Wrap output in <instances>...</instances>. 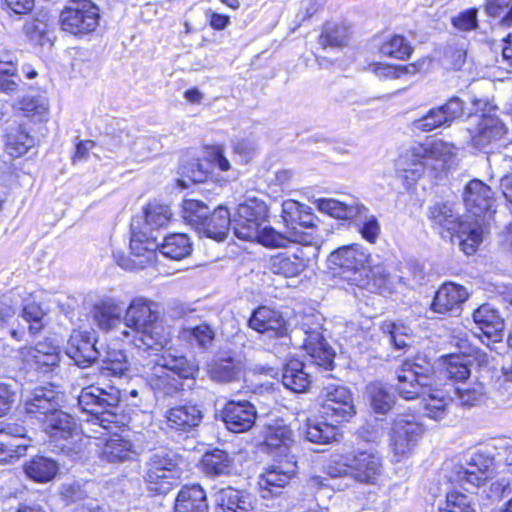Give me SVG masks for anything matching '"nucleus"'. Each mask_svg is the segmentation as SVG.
I'll return each instance as SVG.
<instances>
[{"label": "nucleus", "mask_w": 512, "mask_h": 512, "mask_svg": "<svg viewBox=\"0 0 512 512\" xmlns=\"http://www.w3.org/2000/svg\"><path fill=\"white\" fill-rule=\"evenodd\" d=\"M123 308L111 298L96 303L92 314L98 327L106 332L121 331L124 329Z\"/></svg>", "instance_id": "bb28decb"}, {"label": "nucleus", "mask_w": 512, "mask_h": 512, "mask_svg": "<svg viewBox=\"0 0 512 512\" xmlns=\"http://www.w3.org/2000/svg\"><path fill=\"white\" fill-rule=\"evenodd\" d=\"M202 465L207 475H229L233 468V458L224 450L214 449L203 455Z\"/></svg>", "instance_id": "09e8293b"}, {"label": "nucleus", "mask_w": 512, "mask_h": 512, "mask_svg": "<svg viewBox=\"0 0 512 512\" xmlns=\"http://www.w3.org/2000/svg\"><path fill=\"white\" fill-rule=\"evenodd\" d=\"M99 20V8L91 0H69L60 14L62 30L75 36L95 31Z\"/></svg>", "instance_id": "1a4fd4ad"}, {"label": "nucleus", "mask_w": 512, "mask_h": 512, "mask_svg": "<svg viewBox=\"0 0 512 512\" xmlns=\"http://www.w3.org/2000/svg\"><path fill=\"white\" fill-rule=\"evenodd\" d=\"M181 457L172 449L161 447L149 455L145 463L144 482L150 492L166 494L178 484Z\"/></svg>", "instance_id": "0eeeda50"}, {"label": "nucleus", "mask_w": 512, "mask_h": 512, "mask_svg": "<svg viewBox=\"0 0 512 512\" xmlns=\"http://www.w3.org/2000/svg\"><path fill=\"white\" fill-rule=\"evenodd\" d=\"M136 455L137 452L130 440L114 436L106 441L100 457L109 463H121L134 459Z\"/></svg>", "instance_id": "37998d69"}, {"label": "nucleus", "mask_w": 512, "mask_h": 512, "mask_svg": "<svg viewBox=\"0 0 512 512\" xmlns=\"http://www.w3.org/2000/svg\"><path fill=\"white\" fill-rule=\"evenodd\" d=\"M464 114V102L459 97H451L445 104L430 109L426 115L416 119L412 127L416 131L431 132L439 127H450Z\"/></svg>", "instance_id": "dca6fc26"}, {"label": "nucleus", "mask_w": 512, "mask_h": 512, "mask_svg": "<svg viewBox=\"0 0 512 512\" xmlns=\"http://www.w3.org/2000/svg\"><path fill=\"white\" fill-rule=\"evenodd\" d=\"M381 53L397 59H405L412 53V47L407 40L400 35H394L381 46Z\"/></svg>", "instance_id": "69168bd1"}, {"label": "nucleus", "mask_w": 512, "mask_h": 512, "mask_svg": "<svg viewBox=\"0 0 512 512\" xmlns=\"http://www.w3.org/2000/svg\"><path fill=\"white\" fill-rule=\"evenodd\" d=\"M165 417L171 429L180 432L194 430L202 421L203 414L197 405L183 404L170 408Z\"/></svg>", "instance_id": "c85d7f7f"}, {"label": "nucleus", "mask_w": 512, "mask_h": 512, "mask_svg": "<svg viewBox=\"0 0 512 512\" xmlns=\"http://www.w3.org/2000/svg\"><path fill=\"white\" fill-rule=\"evenodd\" d=\"M443 373L448 379L463 381L470 376L471 370L465 356L450 354L443 360Z\"/></svg>", "instance_id": "6e6d98bb"}, {"label": "nucleus", "mask_w": 512, "mask_h": 512, "mask_svg": "<svg viewBox=\"0 0 512 512\" xmlns=\"http://www.w3.org/2000/svg\"><path fill=\"white\" fill-rule=\"evenodd\" d=\"M297 462L294 455H286L284 460L268 466L258 477V488L263 499L278 496L295 476Z\"/></svg>", "instance_id": "ddd939ff"}, {"label": "nucleus", "mask_w": 512, "mask_h": 512, "mask_svg": "<svg viewBox=\"0 0 512 512\" xmlns=\"http://www.w3.org/2000/svg\"><path fill=\"white\" fill-rule=\"evenodd\" d=\"M159 352H146L148 356L153 357L151 363L159 364L169 373L178 376L179 379H195L199 371V366L195 360L188 359L184 355L174 354L171 351H165L162 354H159Z\"/></svg>", "instance_id": "393cba45"}, {"label": "nucleus", "mask_w": 512, "mask_h": 512, "mask_svg": "<svg viewBox=\"0 0 512 512\" xmlns=\"http://www.w3.org/2000/svg\"><path fill=\"white\" fill-rule=\"evenodd\" d=\"M265 442L274 457L285 459L286 455H291L290 449L294 444L293 431L286 424L276 422L267 427Z\"/></svg>", "instance_id": "473e14b6"}, {"label": "nucleus", "mask_w": 512, "mask_h": 512, "mask_svg": "<svg viewBox=\"0 0 512 512\" xmlns=\"http://www.w3.org/2000/svg\"><path fill=\"white\" fill-rule=\"evenodd\" d=\"M20 83L17 60L13 53L6 49H0V91L6 94L16 93Z\"/></svg>", "instance_id": "a19ab883"}, {"label": "nucleus", "mask_w": 512, "mask_h": 512, "mask_svg": "<svg viewBox=\"0 0 512 512\" xmlns=\"http://www.w3.org/2000/svg\"><path fill=\"white\" fill-rule=\"evenodd\" d=\"M492 194L489 186L476 179L467 184L464 192L468 224L481 225L483 234L487 232L496 212Z\"/></svg>", "instance_id": "9d476101"}, {"label": "nucleus", "mask_w": 512, "mask_h": 512, "mask_svg": "<svg viewBox=\"0 0 512 512\" xmlns=\"http://www.w3.org/2000/svg\"><path fill=\"white\" fill-rule=\"evenodd\" d=\"M417 443L418 442H410L403 437V434H401L398 429L394 426L392 427L390 449L394 461L399 462L407 458Z\"/></svg>", "instance_id": "0e129e2a"}, {"label": "nucleus", "mask_w": 512, "mask_h": 512, "mask_svg": "<svg viewBox=\"0 0 512 512\" xmlns=\"http://www.w3.org/2000/svg\"><path fill=\"white\" fill-rule=\"evenodd\" d=\"M469 133L472 146L488 152L492 145L505 135L506 128L498 118L483 115L476 130L474 132L469 130Z\"/></svg>", "instance_id": "a878e982"}, {"label": "nucleus", "mask_w": 512, "mask_h": 512, "mask_svg": "<svg viewBox=\"0 0 512 512\" xmlns=\"http://www.w3.org/2000/svg\"><path fill=\"white\" fill-rule=\"evenodd\" d=\"M357 287L372 293L383 294L391 292L392 278L383 264H368Z\"/></svg>", "instance_id": "c9c22d12"}, {"label": "nucleus", "mask_w": 512, "mask_h": 512, "mask_svg": "<svg viewBox=\"0 0 512 512\" xmlns=\"http://www.w3.org/2000/svg\"><path fill=\"white\" fill-rule=\"evenodd\" d=\"M4 143L6 152L18 158L24 155L30 148L34 146V138L29 135L23 124L12 121L7 123L4 133Z\"/></svg>", "instance_id": "7c9ffc66"}, {"label": "nucleus", "mask_w": 512, "mask_h": 512, "mask_svg": "<svg viewBox=\"0 0 512 512\" xmlns=\"http://www.w3.org/2000/svg\"><path fill=\"white\" fill-rule=\"evenodd\" d=\"M320 398L322 399L321 412L326 420L329 419L335 423L346 422L356 413L353 394L343 385L327 384L322 388Z\"/></svg>", "instance_id": "9b49d317"}, {"label": "nucleus", "mask_w": 512, "mask_h": 512, "mask_svg": "<svg viewBox=\"0 0 512 512\" xmlns=\"http://www.w3.org/2000/svg\"><path fill=\"white\" fill-rule=\"evenodd\" d=\"M231 223L228 209L219 206L210 212L204 225L200 226L199 233H203L208 238L223 241L228 234Z\"/></svg>", "instance_id": "ea45409f"}, {"label": "nucleus", "mask_w": 512, "mask_h": 512, "mask_svg": "<svg viewBox=\"0 0 512 512\" xmlns=\"http://www.w3.org/2000/svg\"><path fill=\"white\" fill-rule=\"evenodd\" d=\"M348 38V29L345 25L327 23L320 35L319 43L324 48L342 47L347 44Z\"/></svg>", "instance_id": "bf43d9fd"}, {"label": "nucleus", "mask_w": 512, "mask_h": 512, "mask_svg": "<svg viewBox=\"0 0 512 512\" xmlns=\"http://www.w3.org/2000/svg\"><path fill=\"white\" fill-rule=\"evenodd\" d=\"M308 366L303 362L292 359L284 367L282 372L283 385L293 392L300 393L306 391L311 383Z\"/></svg>", "instance_id": "79ce46f5"}, {"label": "nucleus", "mask_w": 512, "mask_h": 512, "mask_svg": "<svg viewBox=\"0 0 512 512\" xmlns=\"http://www.w3.org/2000/svg\"><path fill=\"white\" fill-rule=\"evenodd\" d=\"M428 217L433 227L446 231L450 236L457 234L461 250L466 255L476 252L483 241V227L468 224V220L460 222L458 213L449 203H435L429 207Z\"/></svg>", "instance_id": "423d86ee"}, {"label": "nucleus", "mask_w": 512, "mask_h": 512, "mask_svg": "<svg viewBox=\"0 0 512 512\" xmlns=\"http://www.w3.org/2000/svg\"><path fill=\"white\" fill-rule=\"evenodd\" d=\"M493 463L494 458L491 453L486 450H478L471 455L466 467L459 468L455 480L466 491H469L470 488H477L489 478Z\"/></svg>", "instance_id": "a211bd4d"}, {"label": "nucleus", "mask_w": 512, "mask_h": 512, "mask_svg": "<svg viewBox=\"0 0 512 512\" xmlns=\"http://www.w3.org/2000/svg\"><path fill=\"white\" fill-rule=\"evenodd\" d=\"M371 254L360 244L342 246L328 256V267L335 274L356 286L362 279Z\"/></svg>", "instance_id": "6e6552de"}, {"label": "nucleus", "mask_w": 512, "mask_h": 512, "mask_svg": "<svg viewBox=\"0 0 512 512\" xmlns=\"http://www.w3.org/2000/svg\"><path fill=\"white\" fill-rule=\"evenodd\" d=\"M181 341L187 342L191 347H197L204 351L210 349L215 339V331L206 322L197 325H188L179 331Z\"/></svg>", "instance_id": "c03bdc74"}, {"label": "nucleus", "mask_w": 512, "mask_h": 512, "mask_svg": "<svg viewBox=\"0 0 512 512\" xmlns=\"http://www.w3.org/2000/svg\"><path fill=\"white\" fill-rule=\"evenodd\" d=\"M44 312L36 303H28L22 310L23 319L29 323V331L35 335L43 328L42 319Z\"/></svg>", "instance_id": "338daca9"}, {"label": "nucleus", "mask_w": 512, "mask_h": 512, "mask_svg": "<svg viewBox=\"0 0 512 512\" xmlns=\"http://www.w3.org/2000/svg\"><path fill=\"white\" fill-rule=\"evenodd\" d=\"M209 156L210 160L196 159L189 165L187 175L193 182H204L212 166L217 167L221 171H228L230 169V163L224 156L223 149L220 146L213 147Z\"/></svg>", "instance_id": "72a5a7b5"}, {"label": "nucleus", "mask_w": 512, "mask_h": 512, "mask_svg": "<svg viewBox=\"0 0 512 512\" xmlns=\"http://www.w3.org/2000/svg\"><path fill=\"white\" fill-rule=\"evenodd\" d=\"M215 512H250L255 507V498L245 490L225 487L214 494Z\"/></svg>", "instance_id": "b1692460"}, {"label": "nucleus", "mask_w": 512, "mask_h": 512, "mask_svg": "<svg viewBox=\"0 0 512 512\" xmlns=\"http://www.w3.org/2000/svg\"><path fill=\"white\" fill-rule=\"evenodd\" d=\"M251 329L259 333H267L270 337L280 339L281 346H289L292 336L288 335L285 320L281 315L268 307L261 306L256 309L248 320Z\"/></svg>", "instance_id": "6ab92c4d"}, {"label": "nucleus", "mask_w": 512, "mask_h": 512, "mask_svg": "<svg viewBox=\"0 0 512 512\" xmlns=\"http://www.w3.org/2000/svg\"><path fill=\"white\" fill-rule=\"evenodd\" d=\"M434 384L433 361L426 354L419 353L404 360L397 371L395 389L405 400L420 398L424 414L431 419L441 420L447 414L451 397L446 390L434 387Z\"/></svg>", "instance_id": "f257e3e1"}, {"label": "nucleus", "mask_w": 512, "mask_h": 512, "mask_svg": "<svg viewBox=\"0 0 512 512\" xmlns=\"http://www.w3.org/2000/svg\"><path fill=\"white\" fill-rule=\"evenodd\" d=\"M211 209L202 201L195 199L184 200L182 205V217L186 223L194 227L198 232L210 214Z\"/></svg>", "instance_id": "864d4df0"}, {"label": "nucleus", "mask_w": 512, "mask_h": 512, "mask_svg": "<svg viewBox=\"0 0 512 512\" xmlns=\"http://www.w3.org/2000/svg\"><path fill=\"white\" fill-rule=\"evenodd\" d=\"M65 353L80 368L91 366L100 355L93 335L77 330L70 335Z\"/></svg>", "instance_id": "4be33fe9"}, {"label": "nucleus", "mask_w": 512, "mask_h": 512, "mask_svg": "<svg viewBox=\"0 0 512 512\" xmlns=\"http://www.w3.org/2000/svg\"><path fill=\"white\" fill-rule=\"evenodd\" d=\"M300 431L305 440L320 445L337 442L341 437L336 425L316 418L307 419Z\"/></svg>", "instance_id": "2f4dec72"}, {"label": "nucleus", "mask_w": 512, "mask_h": 512, "mask_svg": "<svg viewBox=\"0 0 512 512\" xmlns=\"http://www.w3.org/2000/svg\"><path fill=\"white\" fill-rule=\"evenodd\" d=\"M45 433L56 442V446L62 451H72L71 445L75 437H78L75 419L68 413L57 408L41 423Z\"/></svg>", "instance_id": "f3484780"}, {"label": "nucleus", "mask_w": 512, "mask_h": 512, "mask_svg": "<svg viewBox=\"0 0 512 512\" xmlns=\"http://www.w3.org/2000/svg\"><path fill=\"white\" fill-rule=\"evenodd\" d=\"M192 243L184 233H173L166 236L159 244V252L172 260H182L192 253Z\"/></svg>", "instance_id": "49530a36"}, {"label": "nucleus", "mask_w": 512, "mask_h": 512, "mask_svg": "<svg viewBox=\"0 0 512 512\" xmlns=\"http://www.w3.org/2000/svg\"><path fill=\"white\" fill-rule=\"evenodd\" d=\"M381 330L386 334L388 342L396 349H405L411 345V329L404 324L384 321L381 324Z\"/></svg>", "instance_id": "5fc2aeb1"}, {"label": "nucleus", "mask_w": 512, "mask_h": 512, "mask_svg": "<svg viewBox=\"0 0 512 512\" xmlns=\"http://www.w3.org/2000/svg\"><path fill=\"white\" fill-rule=\"evenodd\" d=\"M442 389L446 390L449 397H451L448 406L454 400L462 406H474L482 401L484 395V387L479 383L468 387H452L449 385Z\"/></svg>", "instance_id": "3c124183"}, {"label": "nucleus", "mask_w": 512, "mask_h": 512, "mask_svg": "<svg viewBox=\"0 0 512 512\" xmlns=\"http://www.w3.org/2000/svg\"><path fill=\"white\" fill-rule=\"evenodd\" d=\"M473 320L488 338H501L505 324L499 312L489 304H483L473 313Z\"/></svg>", "instance_id": "4c0bfd02"}, {"label": "nucleus", "mask_w": 512, "mask_h": 512, "mask_svg": "<svg viewBox=\"0 0 512 512\" xmlns=\"http://www.w3.org/2000/svg\"><path fill=\"white\" fill-rule=\"evenodd\" d=\"M102 371L107 375L120 377L129 369V363L122 352L111 354L102 366Z\"/></svg>", "instance_id": "774afa93"}, {"label": "nucleus", "mask_w": 512, "mask_h": 512, "mask_svg": "<svg viewBox=\"0 0 512 512\" xmlns=\"http://www.w3.org/2000/svg\"><path fill=\"white\" fill-rule=\"evenodd\" d=\"M315 204L321 212L337 219H353L367 211L363 205H360L354 199L346 202L332 198H319L315 201Z\"/></svg>", "instance_id": "e433bc0d"}, {"label": "nucleus", "mask_w": 512, "mask_h": 512, "mask_svg": "<svg viewBox=\"0 0 512 512\" xmlns=\"http://www.w3.org/2000/svg\"><path fill=\"white\" fill-rule=\"evenodd\" d=\"M170 208L160 203H149L144 210L145 225L151 230L164 227L171 219Z\"/></svg>", "instance_id": "13d9d810"}, {"label": "nucleus", "mask_w": 512, "mask_h": 512, "mask_svg": "<svg viewBox=\"0 0 512 512\" xmlns=\"http://www.w3.org/2000/svg\"><path fill=\"white\" fill-rule=\"evenodd\" d=\"M475 503L471 496L455 489L446 493L443 506H439L437 512H475Z\"/></svg>", "instance_id": "4d7b16f0"}, {"label": "nucleus", "mask_w": 512, "mask_h": 512, "mask_svg": "<svg viewBox=\"0 0 512 512\" xmlns=\"http://www.w3.org/2000/svg\"><path fill=\"white\" fill-rule=\"evenodd\" d=\"M23 470L29 479L38 483H46L58 474L59 465L52 458L36 455L25 462Z\"/></svg>", "instance_id": "58836bf2"}, {"label": "nucleus", "mask_w": 512, "mask_h": 512, "mask_svg": "<svg viewBox=\"0 0 512 512\" xmlns=\"http://www.w3.org/2000/svg\"><path fill=\"white\" fill-rule=\"evenodd\" d=\"M305 206L306 205L291 199L285 200L282 203L281 217L287 228V231L282 233V236L287 237L286 246L289 243H297L317 248L321 246L324 241L322 235L319 233L305 232L297 227Z\"/></svg>", "instance_id": "2eb2a0df"}, {"label": "nucleus", "mask_w": 512, "mask_h": 512, "mask_svg": "<svg viewBox=\"0 0 512 512\" xmlns=\"http://www.w3.org/2000/svg\"><path fill=\"white\" fill-rule=\"evenodd\" d=\"M222 420L227 429L234 433L250 430L256 421L257 411L249 401H229L222 409Z\"/></svg>", "instance_id": "5701e85b"}, {"label": "nucleus", "mask_w": 512, "mask_h": 512, "mask_svg": "<svg viewBox=\"0 0 512 512\" xmlns=\"http://www.w3.org/2000/svg\"><path fill=\"white\" fill-rule=\"evenodd\" d=\"M393 426L410 442H418L424 434V427L413 415H399Z\"/></svg>", "instance_id": "052dcab7"}, {"label": "nucleus", "mask_w": 512, "mask_h": 512, "mask_svg": "<svg viewBox=\"0 0 512 512\" xmlns=\"http://www.w3.org/2000/svg\"><path fill=\"white\" fill-rule=\"evenodd\" d=\"M212 380L219 383H230L238 381L243 374L242 363L238 359L231 357L222 358L215 361L209 370Z\"/></svg>", "instance_id": "de8ad7c7"}, {"label": "nucleus", "mask_w": 512, "mask_h": 512, "mask_svg": "<svg viewBox=\"0 0 512 512\" xmlns=\"http://www.w3.org/2000/svg\"><path fill=\"white\" fill-rule=\"evenodd\" d=\"M147 381L156 394L171 396L182 389V383L172 376L165 368L153 363L152 372L148 374Z\"/></svg>", "instance_id": "a18cd8bd"}, {"label": "nucleus", "mask_w": 512, "mask_h": 512, "mask_svg": "<svg viewBox=\"0 0 512 512\" xmlns=\"http://www.w3.org/2000/svg\"><path fill=\"white\" fill-rule=\"evenodd\" d=\"M121 398V391L113 385L92 384L81 390L77 401L79 408L90 416L87 421L107 429L119 422Z\"/></svg>", "instance_id": "39448f33"}, {"label": "nucleus", "mask_w": 512, "mask_h": 512, "mask_svg": "<svg viewBox=\"0 0 512 512\" xmlns=\"http://www.w3.org/2000/svg\"><path fill=\"white\" fill-rule=\"evenodd\" d=\"M485 10L489 16L500 18L501 25L512 27V0H486Z\"/></svg>", "instance_id": "e2e57ef3"}, {"label": "nucleus", "mask_w": 512, "mask_h": 512, "mask_svg": "<svg viewBox=\"0 0 512 512\" xmlns=\"http://www.w3.org/2000/svg\"><path fill=\"white\" fill-rule=\"evenodd\" d=\"M344 474L362 484H377L383 470L380 455L373 450H358L344 458Z\"/></svg>", "instance_id": "f8f14e48"}, {"label": "nucleus", "mask_w": 512, "mask_h": 512, "mask_svg": "<svg viewBox=\"0 0 512 512\" xmlns=\"http://www.w3.org/2000/svg\"><path fill=\"white\" fill-rule=\"evenodd\" d=\"M456 146L441 139L426 144H416L402 154L397 161L399 177L409 188L420 179L427 168L437 170L455 155Z\"/></svg>", "instance_id": "20e7f679"}, {"label": "nucleus", "mask_w": 512, "mask_h": 512, "mask_svg": "<svg viewBox=\"0 0 512 512\" xmlns=\"http://www.w3.org/2000/svg\"><path fill=\"white\" fill-rule=\"evenodd\" d=\"M131 254L138 258V265L140 268L150 263L157 250H159V243L157 238L147 231H137L134 223L131 225V239H130Z\"/></svg>", "instance_id": "c756f323"}, {"label": "nucleus", "mask_w": 512, "mask_h": 512, "mask_svg": "<svg viewBox=\"0 0 512 512\" xmlns=\"http://www.w3.org/2000/svg\"><path fill=\"white\" fill-rule=\"evenodd\" d=\"M19 355L27 366L43 374L53 370L60 362L59 347L50 340L23 347L19 350Z\"/></svg>", "instance_id": "aec40b11"}, {"label": "nucleus", "mask_w": 512, "mask_h": 512, "mask_svg": "<svg viewBox=\"0 0 512 512\" xmlns=\"http://www.w3.org/2000/svg\"><path fill=\"white\" fill-rule=\"evenodd\" d=\"M175 512H209L204 489L199 484L182 487L175 500Z\"/></svg>", "instance_id": "f704fd0d"}, {"label": "nucleus", "mask_w": 512, "mask_h": 512, "mask_svg": "<svg viewBox=\"0 0 512 512\" xmlns=\"http://www.w3.org/2000/svg\"><path fill=\"white\" fill-rule=\"evenodd\" d=\"M469 297L467 289L452 282L444 283L435 293L431 308L434 312L444 314L458 309Z\"/></svg>", "instance_id": "cd10ccee"}, {"label": "nucleus", "mask_w": 512, "mask_h": 512, "mask_svg": "<svg viewBox=\"0 0 512 512\" xmlns=\"http://www.w3.org/2000/svg\"><path fill=\"white\" fill-rule=\"evenodd\" d=\"M292 333L294 337L303 336L301 346L315 365L325 370L333 368L335 352L324 338L320 324L309 327L304 324L302 328H297Z\"/></svg>", "instance_id": "4468645a"}, {"label": "nucleus", "mask_w": 512, "mask_h": 512, "mask_svg": "<svg viewBox=\"0 0 512 512\" xmlns=\"http://www.w3.org/2000/svg\"><path fill=\"white\" fill-rule=\"evenodd\" d=\"M157 304L144 298H134L124 315L123 340L141 352L161 351L169 342V333L160 322Z\"/></svg>", "instance_id": "f03ea898"}, {"label": "nucleus", "mask_w": 512, "mask_h": 512, "mask_svg": "<svg viewBox=\"0 0 512 512\" xmlns=\"http://www.w3.org/2000/svg\"><path fill=\"white\" fill-rule=\"evenodd\" d=\"M367 393L370 405L377 414H387L395 405V395L383 383H370L367 386Z\"/></svg>", "instance_id": "8fccbe9b"}, {"label": "nucleus", "mask_w": 512, "mask_h": 512, "mask_svg": "<svg viewBox=\"0 0 512 512\" xmlns=\"http://www.w3.org/2000/svg\"><path fill=\"white\" fill-rule=\"evenodd\" d=\"M268 207L257 198H249L238 205L232 220L237 238L255 241L269 248L286 247L287 237L267 224Z\"/></svg>", "instance_id": "7ed1b4c3"}, {"label": "nucleus", "mask_w": 512, "mask_h": 512, "mask_svg": "<svg viewBox=\"0 0 512 512\" xmlns=\"http://www.w3.org/2000/svg\"><path fill=\"white\" fill-rule=\"evenodd\" d=\"M15 443L8 441L7 437L0 434V463H10L24 456L30 447V441Z\"/></svg>", "instance_id": "680f3d73"}, {"label": "nucleus", "mask_w": 512, "mask_h": 512, "mask_svg": "<svg viewBox=\"0 0 512 512\" xmlns=\"http://www.w3.org/2000/svg\"><path fill=\"white\" fill-rule=\"evenodd\" d=\"M59 395L54 389L45 386L35 387L25 398L24 410L31 418L40 424L59 408Z\"/></svg>", "instance_id": "412c9836"}, {"label": "nucleus", "mask_w": 512, "mask_h": 512, "mask_svg": "<svg viewBox=\"0 0 512 512\" xmlns=\"http://www.w3.org/2000/svg\"><path fill=\"white\" fill-rule=\"evenodd\" d=\"M269 270L276 275L292 278L303 272V262L292 258L290 252L282 253L271 258Z\"/></svg>", "instance_id": "603ef678"}]
</instances>
